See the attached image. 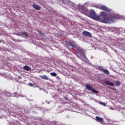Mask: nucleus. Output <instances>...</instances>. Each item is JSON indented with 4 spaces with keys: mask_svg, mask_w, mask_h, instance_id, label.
I'll return each instance as SVG.
<instances>
[{
    "mask_svg": "<svg viewBox=\"0 0 125 125\" xmlns=\"http://www.w3.org/2000/svg\"><path fill=\"white\" fill-rule=\"evenodd\" d=\"M117 19H120V16L118 15H113L111 16L110 17H105L104 19H101L99 20L100 22L102 23H113V22H115L117 20Z\"/></svg>",
    "mask_w": 125,
    "mask_h": 125,
    "instance_id": "nucleus-1",
    "label": "nucleus"
},
{
    "mask_svg": "<svg viewBox=\"0 0 125 125\" xmlns=\"http://www.w3.org/2000/svg\"><path fill=\"white\" fill-rule=\"evenodd\" d=\"M90 16L91 18H92L94 20H96V21H98V20H100V16L96 15L95 11L92 10L90 11Z\"/></svg>",
    "mask_w": 125,
    "mask_h": 125,
    "instance_id": "nucleus-2",
    "label": "nucleus"
},
{
    "mask_svg": "<svg viewBox=\"0 0 125 125\" xmlns=\"http://www.w3.org/2000/svg\"><path fill=\"white\" fill-rule=\"evenodd\" d=\"M79 10L81 13L85 14V15H87L88 14V10L86 7L83 6H80L78 7Z\"/></svg>",
    "mask_w": 125,
    "mask_h": 125,
    "instance_id": "nucleus-3",
    "label": "nucleus"
},
{
    "mask_svg": "<svg viewBox=\"0 0 125 125\" xmlns=\"http://www.w3.org/2000/svg\"><path fill=\"white\" fill-rule=\"evenodd\" d=\"M85 87L87 90H89V91H92L93 93H96V94H98V93H99V91L93 88L91 85L87 84L85 85Z\"/></svg>",
    "mask_w": 125,
    "mask_h": 125,
    "instance_id": "nucleus-4",
    "label": "nucleus"
},
{
    "mask_svg": "<svg viewBox=\"0 0 125 125\" xmlns=\"http://www.w3.org/2000/svg\"><path fill=\"white\" fill-rule=\"evenodd\" d=\"M97 69L99 71H100L101 72H103V73H104L105 75H109L110 74L109 71H108L107 70H105L102 66H98Z\"/></svg>",
    "mask_w": 125,
    "mask_h": 125,
    "instance_id": "nucleus-5",
    "label": "nucleus"
},
{
    "mask_svg": "<svg viewBox=\"0 0 125 125\" xmlns=\"http://www.w3.org/2000/svg\"><path fill=\"white\" fill-rule=\"evenodd\" d=\"M100 9L101 10H103L104 11H105V12H111V9L109 8L107 6L105 5H102L100 7Z\"/></svg>",
    "mask_w": 125,
    "mask_h": 125,
    "instance_id": "nucleus-6",
    "label": "nucleus"
},
{
    "mask_svg": "<svg viewBox=\"0 0 125 125\" xmlns=\"http://www.w3.org/2000/svg\"><path fill=\"white\" fill-rule=\"evenodd\" d=\"M83 35H84L85 37H88V38H92V35H91V34L87 32V31H83L82 32Z\"/></svg>",
    "mask_w": 125,
    "mask_h": 125,
    "instance_id": "nucleus-7",
    "label": "nucleus"
},
{
    "mask_svg": "<svg viewBox=\"0 0 125 125\" xmlns=\"http://www.w3.org/2000/svg\"><path fill=\"white\" fill-rule=\"evenodd\" d=\"M104 83L106 85H110V86H115V83L110 82L109 80H105Z\"/></svg>",
    "mask_w": 125,
    "mask_h": 125,
    "instance_id": "nucleus-8",
    "label": "nucleus"
},
{
    "mask_svg": "<svg viewBox=\"0 0 125 125\" xmlns=\"http://www.w3.org/2000/svg\"><path fill=\"white\" fill-rule=\"evenodd\" d=\"M69 43L70 45V46H72V47H74V48H76L77 47V43L75 41H70L69 42Z\"/></svg>",
    "mask_w": 125,
    "mask_h": 125,
    "instance_id": "nucleus-9",
    "label": "nucleus"
},
{
    "mask_svg": "<svg viewBox=\"0 0 125 125\" xmlns=\"http://www.w3.org/2000/svg\"><path fill=\"white\" fill-rule=\"evenodd\" d=\"M101 17H107L108 16V14L105 12H101L100 13Z\"/></svg>",
    "mask_w": 125,
    "mask_h": 125,
    "instance_id": "nucleus-10",
    "label": "nucleus"
},
{
    "mask_svg": "<svg viewBox=\"0 0 125 125\" xmlns=\"http://www.w3.org/2000/svg\"><path fill=\"white\" fill-rule=\"evenodd\" d=\"M33 8L36 9V10H41V6L36 4H33L32 5Z\"/></svg>",
    "mask_w": 125,
    "mask_h": 125,
    "instance_id": "nucleus-11",
    "label": "nucleus"
},
{
    "mask_svg": "<svg viewBox=\"0 0 125 125\" xmlns=\"http://www.w3.org/2000/svg\"><path fill=\"white\" fill-rule=\"evenodd\" d=\"M96 119L97 120V122H99V123H103V122H104V120H103L101 117L96 116Z\"/></svg>",
    "mask_w": 125,
    "mask_h": 125,
    "instance_id": "nucleus-12",
    "label": "nucleus"
},
{
    "mask_svg": "<svg viewBox=\"0 0 125 125\" xmlns=\"http://www.w3.org/2000/svg\"><path fill=\"white\" fill-rule=\"evenodd\" d=\"M23 70H25V71L29 72V71H30L31 68L28 65H24V66H23Z\"/></svg>",
    "mask_w": 125,
    "mask_h": 125,
    "instance_id": "nucleus-13",
    "label": "nucleus"
},
{
    "mask_svg": "<svg viewBox=\"0 0 125 125\" xmlns=\"http://www.w3.org/2000/svg\"><path fill=\"white\" fill-rule=\"evenodd\" d=\"M40 78H41V79H42V80H46L47 81L49 80V78L47 77V76L46 75L40 76Z\"/></svg>",
    "mask_w": 125,
    "mask_h": 125,
    "instance_id": "nucleus-14",
    "label": "nucleus"
},
{
    "mask_svg": "<svg viewBox=\"0 0 125 125\" xmlns=\"http://www.w3.org/2000/svg\"><path fill=\"white\" fill-rule=\"evenodd\" d=\"M76 49H77V50H78V51H79L80 53H83V49H82L81 47H78L77 46H76V47H75Z\"/></svg>",
    "mask_w": 125,
    "mask_h": 125,
    "instance_id": "nucleus-15",
    "label": "nucleus"
},
{
    "mask_svg": "<svg viewBox=\"0 0 125 125\" xmlns=\"http://www.w3.org/2000/svg\"><path fill=\"white\" fill-rule=\"evenodd\" d=\"M25 36V37H28L29 35L28 34V33L26 31H24V32H21L20 34V36Z\"/></svg>",
    "mask_w": 125,
    "mask_h": 125,
    "instance_id": "nucleus-16",
    "label": "nucleus"
},
{
    "mask_svg": "<svg viewBox=\"0 0 125 125\" xmlns=\"http://www.w3.org/2000/svg\"><path fill=\"white\" fill-rule=\"evenodd\" d=\"M115 84L118 86H120V85H121V82H120L119 81H115Z\"/></svg>",
    "mask_w": 125,
    "mask_h": 125,
    "instance_id": "nucleus-17",
    "label": "nucleus"
},
{
    "mask_svg": "<svg viewBox=\"0 0 125 125\" xmlns=\"http://www.w3.org/2000/svg\"><path fill=\"white\" fill-rule=\"evenodd\" d=\"M50 75L52 76V77H56L57 76V74L55 72L51 73Z\"/></svg>",
    "mask_w": 125,
    "mask_h": 125,
    "instance_id": "nucleus-18",
    "label": "nucleus"
},
{
    "mask_svg": "<svg viewBox=\"0 0 125 125\" xmlns=\"http://www.w3.org/2000/svg\"><path fill=\"white\" fill-rule=\"evenodd\" d=\"M107 88H109V89H111V90H114V91H116V89L115 88L107 87Z\"/></svg>",
    "mask_w": 125,
    "mask_h": 125,
    "instance_id": "nucleus-19",
    "label": "nucleus"
},
{
    "mask_svg": "<svg viewBox=\"0 0 125 125\" xmlns=\"http://www.w3.org/2000/svg\"><path fill=\"white\" fill-rule=\"evenodd\" d=\"M99 103L101 104V105H103V106H106V104L103 102H100Z\"/></svg>",
    "mask_w": 125,
    "mask_h": 125,
    "instance_id": "nucleus-20",
    "label": "nucleus"
},
{
    "mask_svg": "<svg viewBox=\"0 0 125 125\" xmlns=\"http://www.w3.org/2000/svg\"><path fill=\"white\" fill-rule=\"evenodd\" d=\"M28 85H30V86H33V85H34V84H33L31 83H28Z\"/></svg>",
    "mask_w": 125,
    "mask_h": 125,
    "instance_id": "nucleus-21",
    "label": "nucleus"
},
{
    "mask_svg": "<svg viewBox=\"0 0 125 125\" xmlns=\"http://www.w3.org/2000/svg\"><path fill=\"white\" fill-rule=\"evenodd\" d=\"M19 79H21V77L19 76Z\"/></svg>",
    "mask_w": 125,
    "mask_h": 125,
    "instance_id": "nucleus-22",
    "label": "nucleus"
},
{
    "mask_svg": "<svg viewBox=\"0 0 125 125\" xmlns=\"http://www.w3.org/2000/svg\"><path fill=\"white\" fill-rule=\"evenodd\" d=\"M1 42V41L0 40V43Z\"/></svg>",
    "mask_w": 125,
    "mask_h": 125,
    "instance_id": "nucleus-23",
    "label": "nucleus"
}]
</instances>
